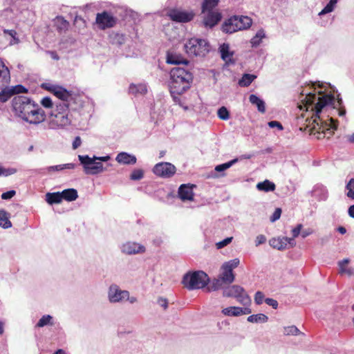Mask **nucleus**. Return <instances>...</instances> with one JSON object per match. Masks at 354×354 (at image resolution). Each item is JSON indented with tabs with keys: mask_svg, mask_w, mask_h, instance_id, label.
I'll return each mask as SVG.
<instances>
[{
	"mask_svg": "<svg viewBox=\"0 0 354 354\" xmlns=\"http://www.w3.org/2000/svg\"><path fill=\"white\" fill-rule=\"evenodd\" d=\"M12 106L16 115L30 124H39L46 118V112L43 109L26 96L14 97Z\"/></svg>",
	"mask_w": 354,
	"mask_h": 354,
	"instance_id": "nucleus-1",
	"label": "nucleus"
},
{
	"mask_svg": "<svg viewBox=\"0 0 354 354\" xmlns=\"http://www.w3.org/2000/svg\"><path fill=\"white\" fill-rule=\"evenodd\" d=\"M193 77V74L188 68L176 66L171 70L169 86L175 102L179 98L174 95H181L188 90L192 83Z\"/></svg>",
	"mask_w": 354,
	"mask_h": 354,
	"instance_id": "nucleus-2",
	"label": "nucleus"
},
{
	"mask_svg": "<svg viewBox=\"0 0 354 354\" xmlns=\"http://www.w3.org/2000/svg\"><path fill=\"white\" fill-rule=\"evenodd\" d=\"M317 93L319 96H317L315 92H309L304 98V101L306 105H314L312 108V111H315L313 122L319 125L317 120H320L319 113L322 109L327 106L332 105L333 108H336L335 97L332 94H325L322 91H318Z\"/></svg>",
	"mask_w": 354,
	"mask_h": 354,
	"instance_id": "nucleus-3",
	"label": "nucleus"
},
{
	"mask_svg": "<svg viewBox=\"0 0 354 354\" xmlns=\"http://www.w3.org/2000/svg\"><path fill=\"white\" fill-rule=\"evenodd\" d=\"M71 104L64 102L55 103V106L50 112V125L53 129L63 128L71 124Z\"/></svg>",
	"mask_w": 354,
	"mask_h": 354,
	"instance_id": "nucleus-4",
	"label": "nucleus"
},
{
	"mask_svg": "<svg viewBox=\"0 0 354 354\" xmlns=\"http://www.w3.org/2000/svg\"><path fill=\"white\" fill-rule=\"evenodd\" d=\"M209 282V277L202 270L188 272L182 279V283L189 290L205 288Z\"/></svg>",
	"mask_w": 354,
	"mask_h": 354,
	"instance_id": "nucleus-5",
	"label": "nucleus"
},
{
	"mask_svg": "<svg viewBox=\"0 0 354 354\" xmlns=\"http://www.w3.org/2000/svg\"><path fill=\"white\" fill-rule=\"evenodd\" d=\"M107 299L111 304L123 303L128 301L131 304L138 301L136 297L131 296L130 292L126 290H122L117 284H111L107 291Z\"/></svg>",
	"mask_w": 354,
	"mask_h": 354,
	"instance_id": "nucleus-6",
	"label": "nucleus"
},
{
	"mask_svg": "<svg viewBox=\"0 0 354 354\" xmlns=\"http://www.w3.org/2000/svg\"><path fill=\"white\" fill-rule=\"evenodd\" d=\"M185 48L190 55L203 57L209 52V46L205 39L191 38L185 44Z\"/></svg>",
	"mask_w": 354,
	"mask_h": 354,
	"instance_id": "nucleus-7",
	"label": "nucleus"
},
{
	"mask_svg": "<svg viewBox=\"0 0 354 354\" xmlns=\"http://www.w3.org/2000/svg\"><path fill=\"white\" fill-rule=\"evenodd\" d=\"M223 295L226 297H234L243 305H247L250 302V299L244 288L239 285H233L224 288Z\"/></svg>",
	"mask_w": 354,
	"mask_h": 354,
	"instance_id": "nucleus-8",
	"label": "nucleus"
},
{
	"mask_svg": "<svg viewBox=\"0 0 354 354\" xmlns=\"http://www.w3.org/2000/svg\"><path fill=\"white\" fill-rule=\"evenodd\" d=\"M46 88L59 99V102L71 104V101H76L79 98V97L74 95L72 91H69L60 86L51 85L46 87Z\"/></svg>",
	"mask_w": 354,
	"mask_h": 354,
	"instance_id": "nucleus-9",
	"label": "nucleus"
},
{
	"mask_svg": "<svg viewBox=\"0 0 354 354\" xmlns=\"http://www.w3.org/2000/svg\"><path fill=\"white\" fill-rule=\"evenodd\" d=\"M169 19L178 23H187L191 21L195 13L193 11L181 10L178 9H171L167 12Z\"/></svg>",
	"mask_w": 354,
	"mask_h": 354,
	"instance_id": "nucleus-10",
	"label": "nucleus"
},
{
	"mask_svg": "<svg viewBox=\"0 0 354 354\" xmlns=\"http://www.w3.org/2000/svg\"><path fill=\"white\" fill-rule=\"evenodd\" d=\"M176 167L167 162H162L156 164L153 169V172L158 176L162 178H170L176 173Z\"/></svg>",
	"mask_w": 354,
	"mask_h": 354,
	"instance_id": "nucleus-11",
	"label": "nucleus"
},
{
	"mask_svg": "<svg viewBox=\"0 0 354 354\" xmlns=\"http://www.w3.org/2000/svg\"><path fill=\"white\" fill-rule=\"evenodd\" d=\"M120 250L123 254L132 255L144 253L146 248L143 245L138 243L127 241L121 245Z\"/></svg>",
	"mask_w": 354,
	"mask_h": 354,
	"instance_id": "nucleus-12",
	"label": "nucleus"
},
{
	"mask_svg": "<svg viewBox=\"0 0 354 354\" xmlns=\"http://www.w3.org/2000/svg\"><path fill=\"white\" fill-rule=\"evenodd\" d=\"M96 23L102 28L113 27L115 24L114 17L107 12L98 13L96 17Z\"/></svg>",
	"mask_w": 354,
	"mask_h": 354,
	"instance_id": "nucleus-13",
	"label": "nucleus"
},
{
	"mask_svg": "<svg viewBox=\"0 0 354 354\" xmlns=\"http://www.w3.org/2000/svg\"><path fill=\"white\" fill-rule=\"evenodd\" d=\"M77 167L75 163H66L62 165H57L54 166H49L45 168H41L36 170V172L39 174H46V173H52L55 171H60L64 169H73Z\"/></svg>",
	"mask_w": 354,
	"mask_h": 354,
	"instance_id": "nucleus-14",
	"label": "nucleus"
},
{
	"mask_svg": "<svg viewBox=\"0 0 354 354\" xmlns=\"http://www.w3.org/2000/svg\"><path fill=\"white\" fill-rule=\"evenodd\" d=\"M167 63L169 64H182L185 68H188L189 61L184 58L180 54L168 51L167 53Z\"/></svg>",
	"mask_w": 354,
	"mask_h": 354,
	"instance_id": "nucleus-15",
	"label": "nucleus"
},
{
	"mask_svg": "<svg viewBox=\"0 0 354 354\" xmlns=\"http://www.w3.org/2000/svg\"><path fill=\"white\" fill-rule=\"evenodd\" d=\"M205 13L206 15L203 19L205 27L213 28L221 19V15L218 12L210 11Z\"/></svg>",
	"mask_w": 354,
	"mask_h": 354,
	"instance_id": "nucleus-16",
	"label": "nucleus"
},
{
	"mask_svg": "<svg viewBox=\"0 0 354 354\" xmlns=\"http://www.w3.org/2000/svg\"><path fill=\"white\" fill-rule=\"evenodd\" d=\"M178 194L183 201L194 200L192 186H189V184L181 185L178 188Z\"/></svg>",
	"mask_w": 354,
	"mask_h": 354,
	"instance_id": "nucleus-17",
	"label": "nucleus"
},
{
	"mask_svg": "<svg viewBox=\"0 0 354 354\" xmlns=\"http://www.w3.org/2000/svg\"><path fill=\"white\" fill-rule=\"evenodd\" d=\"M10 81V71L3 63V60L0 58V88L7 86Z\"/></svg>",
	"mask_w": 354,
	"mask_h": 354,
	"instance_id": "nucleus-18",
	"label": "nucleus"
},
{
	"mask_svg": "<svg viewBox=\"0 0 354 354\" xmlns=\"http://www.w3.org/2000/svg\"><path fill=\"white\" fill-rule=\"evenodd\" d=\"M115 160L120 164L133 165L136 163L137 158L134 155L127 152H120L117 155Z\"/></svg>",
	"mask_w": 354,
	"mask_h": 354,
	"instance_id": "nucleus-19",
	"label": "nucleus"
},
{
	"mask_svg": "<svg viewBox=\"0 0 354 354\" xmlns=\"http://www.w3.org/2000/svg\"><path fill=\"white\" fill-rule=\"evenodd\" d=\"M234 21L237 24L239 30L249 28L252 25V19L247 16H234Z\"/></svg>",
	"mask_w": 354,
	"mask_h": 354,
	"instance_id": "nucleus-20",
	"label": "nucleus"
},
{
	"mask_svg": "<svg viewBox=\"0 0 354 354\" xmlns=\"http://www.w3.org/2000/svg\"><path fill=\"white\" fill-rule=\"evenodd\" d=\"M222 30L223 32L229 34L239 31L237 24L234 21V16L230 17L224 21L222 25Z\"/></svg>",
	"mask_w": 354,
	"mask_h": 354,
	"instance_id": "nucleus-21",
	"label": "nucleus"
},
{
	"mask_svg": "<svg viewBox=\"0 0 354 354\" xmlns=\"http://www.w3.org/2000/svg\"><path fill=\"white\" fill-rule=\"evenodd\" d=\"M221 270L222 272L218 277L222 279L225 284L232 283L235 279L233 271L230 270L229 268H226L224 264L222 265Z\"/></svg>",
	"mask_w": 354,
	"mask_h": 354,
	"instance_id": "nucleus-22",
	"label": "nucleus"
},
{
	"mask_svg": "<svg viewBox=\"0 0 354 354\" xmlns=\"http://www.w3.org/2000/svg\"><path fill=\"white\" fill-rule=\"evenodd\" d=\"M219 51L221 57L223 60L227 62H233L232 57L234 55V52L230 50V46L228 44H223L219 47Z\"/></svg>",
	"mask_w": 354,
	"mask_h": 354,
	"instance_id": "nucleus-23",
	"label": "nucleus"
},
{
	"mask_svg": "<svg viewBox=\"0 0 354 354\" xmlns=\"http://www.w3.org/2000/svg\"><path fill=\"white\" fill-rule=\"evenodd\" d=\"M313 196L319 201H326L328 198V194L326 187L320 185H316L313 191Z\"/></svg>",
	"mask_w": 354,
	"mask_h": 354,
	"instance_id": "nucleus-24",
	"label": "nucleus"
},
{
	"mask_svg": "<svg viewBox=\"0 0 354 354\" xmlns=\"http://www.w3.org/2000/svg\"><path fill=\"white\" fill-rule=\"evenodd\" d=\"M249 101L252 104L255 105L257 106L259 112L261 113H264L266 112L265 102L262 99L259 97L257 95L251 94L249 97Z\"/></svg>",
	"mask_w": 354,
	"mask_h": 354,
	"instance_id": "nucleus-25",
	"label": "nucleus"
},
{
	"mask_svg": "<svg viewBox=\"0 0 354 354\" xmlns=\"http://www.w3.org/2000/svg\"><path fill=\"white\" fill-rule=\"evenodd\" d=\"M287 237L273 238L270 240V245L273 248L283 250L287 248Z\"/></svg>",
	"mask_w": 354,
	"mask_h": 354,
	"instance_id": "nucleus-26",
	"label": "nucleus"
},
{
	"mask_svg": "<svg viewBox=\"0 0 354 354\" xmlns=\"http://www.w3.org/2000/svg\"><path fill=\"white\" fill-rule=\"evenodd\" d=\"M349 263L348 259H344L343 260L338 262L339 268V273L341 274H346L348 277L354 275V268L348 267L347 264Z\"/></svg>",
	"mask_w": 354,
	"mask_h": 354,
	"instance_id": "nucleus-27",
	"label": "nucleus"
},
{
	"mask_svg": "<svg viewBox=\"0 0 354 354\" xmlns=\"http://www.w3.org/2000/svg\"><path fill=\"white\" fill-rule=\"evenodd\" d=\"M10 214L5 209H0V227L3 229H8L12 227L10 221Z\"/></svg>",
	"mask_w": 354,
	"mask_h": 354,
	"instance_id": "nucleus-28",
	"label": "nucleus"
},
{
	"mask_svg": "<svg viewBox=\"0 0 354 354\" xmlns=\"http://www.w3.org/2000/svg\"><path fill=\"white\" fill-rule=\"evenodd\" d=\"M62 200L71 202L75 201L78 198L77 191L73 188L66 189L61 192Z\"/></svg>",
	"mask_w": 354,
	"mask_h": 354,
	"instance_id": "nucleus-29",
	"label": "nucleus"
},
{
	"mask_svg": "<svg viewBox=\"0 0 354 354\" xmlns=\"http://www.w3.org/2000/svg\"><path fill=\"white\" fill-rule=\"evenodd\" d=\"M46 201L50 204H58L62 201L61 192H48L46 194Z\"/></svg>",
	"mask_w": 354,
	"mask_h": 354,
	"instance_id": "nucleus-30",
	"label": "nucleus"
},
{
	"mask_svg": "<svg viewBox=\"0 0 354 354\" xmlns=\"http://www.w3.org/2000/svg\"><path fill=\"white\" fill-rule=\"evenodd\" d=\"M275 184L269 180H265L257 185V189L258 190L265 192H273L275 190Z\"/></svg>",
	"mask_w": 354,
	"mask_h": 354,
	"instance_id": "nucleus-31",
	"label": "nucleus"
},
{
	"mask_svg": "<svg viewBox=\"0 0 354 354\" xmlns=\"http://www.w3.org/2000/svg\"><path fill=\"white\" fill-rule=\"evenodd\" d=\"M78 159L84 167L85 174H88L89 167L92 164H93V161L95 160L94 156L93 158H90L88 155H79Z\"/></svg>",
	"mask_w": 354,
	"mask_h": 354,
	"instance_id": "nucleus-32",
	"label": "nucleus"
},
{
	"mask_svg": "<svg viewBox=\"0 0 354 354\" xmlns=\"http://www.w3.org/2000/svg\"><path fill=\"white\" fill-rule=\"evenodd\" d=\"M147 91V87L145 84H132L129 86V93L134 95H145Z\"/></svg>",
	"mask_w": 354,
	"mask_h": 354,
	"instance_id": "nucleus-33",
	"label": "nucleus"
},
{
	"mask_svg": "<svg viewBox=\"0 0 354 354\" xmlns=\"http://www.w3.org/2000/svg\"><path fill=\"white\" fill-rule=\"evenodd\" d=\"M266 37V33L263 29L259 30L256 35L250 39V44L252 47H258L263 38Z\"/></svg>",
	"mask_w": 354,
	"mask_h": 354,
	"instance_id": "nucleus-34",
	"label": "nucleus"
},
{
	"mask_svg": "<svg viewBox=\"0 0 354 354\" xmlns=\"http://www.w3.org/2000/svg\"><path fill=\"white\" fill-rule=\"evenodd\" d=\"M225 282L221 279L219 277L214 278L212 281H210L209 285L207 287L206 290L207 292H213L216 291L223 288V285Z\"/></svg>",
	"mask_w": 354,
	"mask_h": 354,
	"instance_id": "nucleus-35",
	"label": "nucleus"
},
{
	"mask_svg": "<svg viewBox=\"0 0 354 354\" xmlns=\"http://www.w3.org/2000/svg\"><path fill=\"white\" fill-rule=\"evenodd\" d=\"M218 0H204L201 7L202 12L205 14L206 12L214 11L213 9L218 6Z\"/></svg>",
	"mask_w": 354,
	"mask_h": 354,
	"instance_id": "nucleus-36",
	"label": "nucleus"
},
{
	"mask_svg": "<svg viewBox=\"0 0 354 354\" xmlns=\"http://www.w3.org/2000/svg\"><path fill=\"white\" fill-rule=\"evenodd\" d=\"M256 78L257 76L255 75L245 73L239 80V85L241 87L248 86Z\"/></svg>",
	"mask_w": 354,
	"mask_h": 354,
	"instance_id": "nucleus-37",
	"label": "nucleus"
},
{
	"mask_svg": "<svg viewBox=\"0 0 354 354\" xmlns=\"http://www.w3.org/2000/svg\"><path fill=\"white\" fill-rule=\"evenodd\" d=\"M53 317L50 315H43L36 324V327L42 328L46 326H53Z\"/></svg>",
	"mask_w": 354,
	"mask_h": 354,
	"instance_id": "nucleus-38",
	"label": "nucleus"
},
{
	"mask_svg": "<svg viewBox=\"0 0 354 354\" xmlns=\"http://www.w3.org/2000/svg\"><path fill=\"white\" fill-rule=\"evenodd\" d=\"M55 24L58 31H66L69 26V23L64 17L58 16L55 19Z\"/></svg>",
	"mask_w": 354,
	"mask_h": 354,
	"instance_id": "nucleus-39",
	"label": "nucleus"
},
{
	"mask_svg": "<svg viewBox=\"0 0 354 354\" xmlns=\"http://www.w3.org/2000/svg\"><path fill=\"white\" fill-rule=\"evenodd\" d=\"M247 320L251 323H266L268 320V317L265 314L259 313L250 315Z\"/></svg>",
	"mask_w": 354,
	"mask_h": 354,
	"instance_id": "nucleus-40",
	"label": "nucleus"
},
{
	"mask_svg": "<svg viewBox=\"0 0 354 354\" xmlns=\"http://www.w3.org/2000/svg\"><path fill=\"white\" fill-rule=\"evenodd\" d=\"M110 41L113 44L120 46L125 42V37L122 33H112L109 36Z\"/></svg>",
	"mask_w": 354,
	"mask_h": 354,
	"instance_id": "nucleus-41",
	"label": "nucleus"
},
{
	"mask_svg": "<svg viewBox=\"0 0 354 354\" xmlns=\"http://www.w3.org/2000/svg\"><path fill=\"white\" fill-rule=\"evenodd\" d=\"M241 307L231 306L223 308L222 313L227 316L237 317L241 315Z\"/></svg>",
	"mask_w": 354,
	"mask_h": 354,
	"instance_id": "nucleus-42",
	"label": "nucleus"
},
{
	"mask_svg": "<svg viewBox=\"0 0 354 354\" xmlns=\"http://www.w3.org/2000/svg\"><path fill=\"white\" fill-rule=\"evenodd\" d=\"M238 161H239L238 158H234V159H232L230 161H228L227 162H225V163H223V164H221V165H216L215 167V171H216L218 172L224 171L225 170H226V169H229L230 167H231L232 165H234Z\"/></svg>",
	"mask_w": 354,
	"mask_h": 354,
	"instance_id": "nucleus-43",
	"label": "nucleus"
},
{
	"mask_svg": "<svg viewBox=\"0 0 354 354\" xmlns=\"http://www.w3.org/2000/svg\"><path fill=\"white\" fill-rule=\"evenodd\" d=\"M104 171V167H103V165L101 162H95V160L93 161V164H92L91 165V167H89V170H88V174H92V175H95V174H97L99 173H101Z\"/></svg>",
	"mask_w": 354,
	"mask_h": 354,
	"instance_id": "nucleus-44",
	"label": "nucleus"
},
{
	"mask_svg": "<svg viewBox=\"0 0 354 354\" xmlns=\"http://www.w3.org/2000/svg\"><path fill=\"white\" fill-rule=\"evenodd\" d=\"M337 1L338 0H330L326 6L322 10V11L319 12V15L322 16L333 11Z\"/></svg>",
	"mask_w": 354,
	"mask_h": 354,
	"instance_id": "nucleus-45",
	"label": "nucleus"
},
{
	"mask_svg": "<svg viewBox=\"0 0 354 354\" xmlns=\"http://www.w3.org/2000/svg\"><path fill=\"white\" fill-rule=\"evenodd\" d=\"M345 189L346 191V196L350 199L354 200V178L349 180L346 185Z\"/></svg>",
	"mask_w": 354,
	"mask_h": 354,
	"instance_id": "nucleus-46",
	"label": "nucleus"
},
{
	"mask_svg": "<svg viewBox=\"0 0 354 354\" xmlns=\"http://www.w3.org/2000/svg\"><path fill=\"white\" fill-rule=\"evenodd\" d=\"M1 88L2 91L0 92V101L5 102L12 96V92H10V88L6 87V86Z\"/></svg>",
	"mask_w": 354,
	"mask_h": 354,
	"instance_id": "nucleus-47",
	"label": "nucleus"
},
{
	"mask_svg": "<svg viewBox=\"0 0 354 354\" xmlns=\"http://www.w3.org/2000/svg\"><path fill=\"white\" fill-rule=\"evenodd\" d=\"M301 333L297 327L295 326H290L284 328L283 334L285 335H297Z\"/></svg>",
	"mask_w": 354,
	"mask_h": 354,
	"instance_id": "nucleus-48",
	"label": "nucleus"
},
{
	"mask_svg": "<svg viewBox=\"0 0 354 354\" xmlns=\"http://www.w3.org/2000/svg\"><path fill=\"white\" fill-rule=\"evenodd\" d=\"M217 114L221 120H227L230 118V112L225 106L219 108Z\"/></svg>",
	"mask_w": 354,
	"mask_h": 354,
	"instance_id": "nucleus-49",
	"label": "nucleus"
},
{
	"mask_svg": "<svg viewBox=\"0 0 354 354\" xmlns=\"http://www.w3.org/2000/svg\"><path fill=\"white\" fill-rule=\"evenodd\" d=\"M143 177L144 171L141 169H134L130 175V179L132 180H141Z\"/></svg>",
	"mask_w": 354,
	"mask_h": 354,
	"instance_id": "nucleus-50",
	"label": "nucleus"
},
{
	"mask_svg": "<svg viewBox=\"0 0 354 354\" xmlns=\"http://www.w3.org/2000/svg\"><path fill=\"white\" fill-rule=\"evenodd\" d=\"M41 104L46 109H53V108L55 106V103H53L52 99L48 96H46L41 99Z\"/></svg>",
	"mask_w": 354,
	"mask_h": 354,
	"instance_id": "nucleus-51",
	"label": "nucleus"
},
{
	"mask_svg": "<svg viewBox=\"0 0 354 354\" xmlns=\"http://www.w3.org/2000/svg\"><path fill=\"white\" fill-rule=\"evenodd\" d=\"M10 92H12V95L15 94L24 93L28 91V89L24 87L23 85L18 84L15 86H12L10 88Z\"/></svg>",
	"mask_w": 354,
	"mask_h": 354,
	"instance_id": "nucleus-52",
	"label": "nucleus"
},
{
	"mask_svg": "<svg viewBox=\"0 0 354 354\" xmlns=\"http://www.w3.org/2000/svg\"><path fill=\"white\" fill-rule=\"evenodd\" d=\"M17 171V170L15 168H7V169H6V168H3L0 165V176H10V175H12V174H15Z\"/></svg>",
	"mask_w": 354,
	"mask_h": 354,
	"instance_id": "nucleus-53",
	"label": "nucleus"
},
{
	"mask_svg": "<svg viewBox=\"0 0 354 354\" xmlns=\"http://www.w3.org/2000/svg\"><path fill=\"white\" fill-rule=\"evenodd\" d=\"M240 261L239 259L235 258L234 259H232L229 261L225 262L223 264L226 268H229V269L232 271H233V269L238 267L239 265Z\"/></svg>",
	"mask_w": 354,
	"mask_h": 354,
	"instance_id": "nucleus-54",
	"label": "nucleus"
},
{
	"mask_svg": "<svg viewBox=\"0 0 354 354\" xmlns=\"http://www.w3.org/2000/svg\"><path fill=\"white\" fill-rule=\"evenodd\" d=\"M254 302L257 305H261L265 301V295L261 291H257L254 295Z\"/></svg>",
	"mask_w": 354,
	"mask_h": 354,
	"instance_id": "nucleus-55",
	"label": "nucleus"
},
{
	"mask_svg": "<svg viewBox=\"0 0 354 354\" xmlns=\"http://www.w3.org/2000/svg\"><path fill=\"white\" fill-rule=\"evenodd\" d=\"M233 237H227L221 241H219L216 243V247L218 249H221L225 246L227 245L229 243L232 242Z\"/></svg>",
	"mask_w": 354,
	"mask_h": 354,
	"instance_id": "nucleus-56",
	"label": "nucleus"
},
{
	"mask_svg": "<svg viewBox=\"0 0 354 354\" xmlns=\"http://www.w3.org/2000/svg\"><path fill=\"white\" fill-rule=\"evenodd\" d=\"M281 214V209L280 208H277L272 215L270 216V221L274 222L279 219Z\"/></svg>",
	"mask_w": 354,
	"mask_h": 354,
	"instance_id": "nucleus-57",
	"label": "nucleus"
},
{
	"mask_svg": "<svg viewBox=\"0 0 354 354\" xmlns=\"http://www.w3.org/2000/svg\"><path fill=\"white\" fill-rule=\"evenodd\" d=\"M16 194L15 190H10L6 192H3L1 194V198L3 200H9L12 198Z\"/></svg>",
	"mask_w": 354,
	"mask_h": 354,
	"instance_id": "nucleus-58",
	"label": "nucleus"
},
{
	"mask_svg": "<svg viewBox=\"0 0 354 354\" xmlns=\"http://www.w3.org/2000/svg\"><path fill=\"white\" fill-rule=\"evenodd\" d=\"M265 302L268 306H272L274 309H277L278 308V302L277 300L272 298H266L265 299Z\"/></svg>",
	"mask_w": 354,
	"mask_h": 354,
	"instance_id": "nucleus-59",
	"label": "nucleus"
},
{
	"mask_svg": "<svg viewBox=\"0 0 354 354\" xmlns=\"http://www.w3.org/2000/svg\"><path fill=\"white\" fill-rule=\"evenodd\" d=\"M266 238L264 235H263V234L258 235L256 237L255 245L259 246V245L266 243Z\"/></svg>",
	"mask_w": 354,
	"mask_h": 354,
	"instance_id": "nucleus-60",
	"label": "nucleus"
},
{
	"mask_svg": "<svg viewBox=\"0 0 354 354\" xmlns=\"http://www.w3.org/2000/svg\"><path fill=\"white\" fill-rule=\"evenodd\" d=\"M268 124L270 128L277 127L279 130H282L283 129L282 124L276 120L270 121Z\"/></svg>",
	"mask_w": 354,
	"mask_h": 354,
	"instance_id": "nucleus-61",
	"label": "nucleus"
},
{
	"mask_svg": "<svg viewBox=\"0 0 354 354\" xmlns=\"http://www.w3.org/2000/svg\"><path fill=\"white\" fill-rule=\"evenodd\" d=\"M301 228L302 225L298 224L295 228L292 229V234L293 238H296L299 235Z\"/></svg>",
	"mask_w": 354,
	"mask_h": 354,
	"instance_id": "nucleus-62",
	"label": "nucleus"
},
{
	"mask_svg": "<svg viewBox=\"0 0 354 354\" xmlns=\"http://www.w3.org/2000/svg\"><path fill=\"white\" fill-rule=\"evenodd\" d=\"M82 144V140H81V138L79 136H77L75 137V138L74 139L73 142V149H77Z\"/></svg>",
	"mask_w": 354,
	"mask_h": 354,
	"instance_id": "nucleus-63",
	"label": "nucleus"
},
{
	"mask_svg": "<svg viewBox=\"0 0 354 354\" xmlns=\"http://www.w3.org/2000/svg\"><path fill=\"white\" fill-rule=\"evenodd\" d=\"M158 303L160 306H162L165 309L167 308V300L165 298H159L158 300Z\"/></svg>",
	"mask_w": 354,
	"mask_h": 354,
	"instance_id": "nucleus-64",
	"label": "nucleus"
}]
</instances>
